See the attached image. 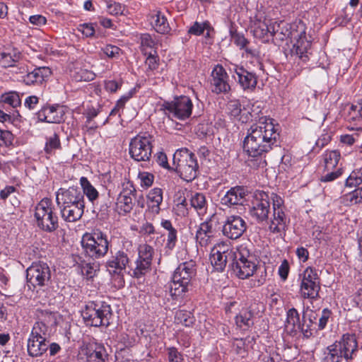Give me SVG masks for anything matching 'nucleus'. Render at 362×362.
I'll list each match as a JSON object with an SVG mask.
<instances>
[{
	"mask_svg": "<svg viewBox=\"0 0 362 362\" xmlns=\"http://www.w3.org/2000/svg\"><path fill=\"white\" fill-rule=\"evenodd\" d=\"M279 133L270 118H261L247 131L243 141V150L252 157L261 156L278 146Z\"/></svg>",
	"mask_w": 362,
	"mask_h": 362,
	"instance_id": "nucleus-1",
	"label": "nucleus"
},
{
	"mask_svg": "<svg viewBox=\"0 0 362 362\" xmlns=\"http://www.w3.org/2000/svg\"><path fill=\"white\" fill-rule=\"evenodd\" d=\"M232 270L235 275L240 279H246L260 273V276L253 281L255 287L263 285L266 281V271L262 270L255 262V257L245 245H240L234 252Z\"/></svg>",
	"mask_w": 362,
	"mask_h": 362,
	"instance_id": "nucleus-2",
	"label": "nucleus"
},
{
	"mask_svg": "<svg viewBox=\"0 0 362 362\" xmlns=\"http://www.w3.org/2000/svg\"><path fill=\"white\" fill-rule=\"evenodd\" d=\"M196 271V264L192 260L181 263L176 268L170 284V292L173 297H182L188 291Z\"/></svg>",
	"mask_w": 362,
	"mask_h": 362,
	"instance_id": "nucleus-3",
	"label": "nucleus"
},
{
	"mask_svg": "<svg viewBox=\"0 0 362 362\" xmlns=\"http://www.w3.org/2000/svg\"><path fill=\"white\" fill-rule=\"evenodd\" d=\"M173 165L179 176L187 182L196 178L199 165L195 155L187 148H181L173 155Z\"/></svg>",
	"mask_w": 362,
	"mask_h": 362,
	"instance_id": "nucleus-4",
	"label": "nucleus"
},
{
	"mask_svg": "<svg viewBox=\"0 0 362 362\" xmlns=\"http://www.w3.org/2000/svg\"><path fill=\"white\" fill-rule=\"evenodd\" d=\"M109 244L107 235L98 230L85 233L81 240L86 255L93 259L103 257L107 253Z\"/></svg>",
	"mask_w": 362,
	"mask_h": 362,
	"instance_id": "nucleus-5",
	"label": "nucleus"
},
{
	"mask_svg": "<svg viewBox=\"0 0 362 362\" xmlns=\"http://www.w3.org/2000/svg\"><path fill=\"white\" fill-rule=\"evenodd\" d=\"M81 316L86 325L107 327L112 316V309L108 304H96L92 302L86 305L81 312Z\"/></svg>",
	"mask_w": 362,
	"mask_h": 362,
	"instance_id": "nucleus-6",
	"label": "nucleus"
},
{
	"mask_svg": "<svg viewBox=\"0 0 362 362\" xmlns=\"http://www.w3.org/2000/svg\"><path fill=\"white\" fill-rule=\"evenodd\" d=\"M273 212L270 218L269 229L274 234L282 235L286 230L290 218L286 213L284 199L278 194L272 193Z\"/></svg>",
	"mask_w": 362,
	"mask_h": 362,
	"instance_id": "nucleus-7",
	"label": "nucleus"
},
{
	"mask_svg": "<svg viewBox=\"0 0 362 362\" xmlns=\"http://www.w3.org/2000/svg\"><path fill=\"white\" fill-rule=\"evenodd\" d=\"M35 218L37 226L46 232L54 231L58 227V217L53 211L50 199H42L35 206Z\"/></svg>",
	"mask_w": 362,
	"mask_h": 362,
	"instance_id": "nucleus-8",
	"label": "nucleus"
},
{
	"mask_svg": "<svg viewBox=\"0 0 362 362\" xmlns=\"http://www.w3.org/2000/svg\"><path fill=\"white\" fill-rule=\"evenodd\" d=\"M193 104L191 99L185 95L175 98L171 102H164L160 110L170 119L185 120L189 118L192 112Z\"/></svg>",
	"mask_w": 362,
	"mask_h": 362,
	"instance_id": "nucleus-9",
	"label": "nucleus"
},
{
	"mask_svg": "<svg viewBox=\"0 0 362 362\" xmlns=\"http://www.w3.org/2000/svg\"><path fill=\"white\" fill-rule=\"evenodd\" d=\"M153 136L150 134H138L131 139L129 155L134 160L148 161L151 157Z\"/></svg>",
	"mask_w": 362,
	"mask_h": 362,
	"instance_id": "nucleus-10",
	"label": "nucleus"
},
{
	"mask_svg": "<svg viewBox=\"0 0 362 362\" xmlns=\"http://www.w3.org/2000/svg\"><path fill=\"white\" fill-rule=\"evenodd\" d=\"M300 293L303 298L316 299L320 290V281L316 270L307 267L300 274Z\"/></svg>",
	"mask_w": 362,
	"mask_h": 362,
	"instance_id": "nucleus-11",
	"label": "nucleus"
},
{
	"mask_svg": "<svg viewBox=\"0 0 362 362\" xmlns=\"http://www.w3.org/2000/svg\"><path fill=\"white\" fill-rule=\"evenodd\" d=\"M26 273L28 282L34 287L47 285L51 278L50 269L44 262L33 263L27 269Z\"/></svg>",
	"mask_w": 362,
	"mask_h": 362,
	"instance_id": "nucleus-12",
	"label": "nucleus"
},
{
	"mask_svg": "<svg viewBox=\"0 0 362 362\" xmlns=\"http://www.w3.org/2000/svg\"><path fill=\"white\" fill-rule=\"evenodd\" d=\"M271 196L264 191H257L255 192L250 214L258 222L268 220L271 209Z\"/></svg>",
	"mask_w": 362,
	"mask_h": 362,
	"instance_id": "nucleus-13",
	"label": "nucleus"
},
{
	"mask_svg": "<svg viewBox=\"0 0 362 362\" xmlns=\"http://www.w3.org/2000/svg\"><path fill=\"white\" fill-rule=\"evenodd\" d=\"M136 194V189L131 182L122 184V190L119 193L116 202V210L119 215L130 213L134 206L132 197Z\"/></svg>",
	"mask_w": 362,
	"mask_h": 362,
	"instance_id": "nucleus-14",
	"label": "nucleus"
},
{
	"mask_svg": "<svg viewBox=\"0 0 362 362\" xmlns=\"http://www.w3.org/2000/svg\"><path fill=\"white\" fill-rule=\"evenodd\" d=\"M333 344L343 355L346 362H351L357 355L358 346L355 334H344L339 341H336Z\"/></svg>",
	"mask_w": 362,
	"mask_h": 362,
	"instance_id": "nucleus-15",
	"label": "nucleus"
},
{
	"mask_svg": "<svg viewBox=\"0 0 362 362\" xmlns=\"http://www.w3.org/2000/svg\"><path fill=\"white\" fill-rule=\"evenodd\" d=\"M229 76L221 65H216L211 75V91L216 94H226L230 90Z\"/></svg>",
	"mask_w": 362,
	"mask_h": 362,
	"instance_id": "nucleus-16",
	"label": "nucleus"
},
{
	"mask_svg": "<svg viewBox=\"0 0 362 362\" xmlns=\"http://www.w3.org/2000/svg\"><path fill=\"white\" fill-rule=\"evenodd\" d=\"M56 202L57 206L85 205L81 189L76 187L60 188L56 194Z\"/></svg>",
	"mask_w": 362,
	"mask_h": 362,
	"instance_id": "nucleus-17",
	"label": "nucleus"
},
{
	"mask_svg": "<svg viewBox=\"0 0 362 362\" xmlns=\"http://www.w3.org/2000/svg\"><path fill=\"white\" fill-rule=\"evenodd\" d=\"M247 224L245 220L236 215L229 216L226 218L223 226V233L230 239L239 238L246 230Z\"/></svg>",
	"mask_w": 362,
	"mask_h": 362,
	"instance_id": "nucleus-18",
	"label": "nucleus"
},
{
	"mask_svg": "<svg viewBox=\"0 0 362 362\" xmlns=\"http://www.w3.org/2000/svg\"><path fill=\"white\" fill-rule=\"evenodd\" d=\"M216 233L215 222L211 219L206 220L200 223L196 231V242L201 247H206L212 243Z\"/></svg>",
	"mask_w": 362,
	"mask_h": 362,
	"instance_id": "nucleus-19",
	"label": "nucleus"
},
{
	"mask_svg": "<svg viewBox=\"0 0 362 362\" xmlns=\"http://www.w3.org/2000/svg\"><path fill=\"white\" fill-rule=\"evenodd\" d=\"M229 257L233 259L234 252L228 249L225 250L224 245H218L212 249L210 261L214 269L223 272Z\"/></svg>",
	"mask_w": 362,
	"mask_h": 362,
	"instance_id": "nucleus-20",
	"label": "nucleus"
},
{
	"mask_svg": "<svg viewBox=\"0 0 362 362\" xmlns=\"http://www.w3.org/2000/svg\"><path fill=\"white\" fill-rule=\"evenodd\" d=\"M247 194V189L243 186L231 187L221 199V203L228 206L243 205L246 200Z\"/></svg>",
	"mask_w": 362,
	"mask_h": 362,
	"instance_id": "nucleus-21",
	"label": "nucleus"
},
{
	"mask_svg": "<svg viewBox=\"0 0 362 362\" xmlns=\"http://www.w3.org/2000/svg\"><path fill=\"white\" fill-rule=\"evenodd\" d=\"M129 263L127 254L123 250L112 252V256L106 262V267L110 274H119L125 270Z\"/></svg>",
	"mask_w": 362,
	"mask_h": 362,
	"instance_id": "nucleus-22",
	"label": "nucleus"
},
{
	"mask_svg": "<svg viewBox=\"0 0 362 362\" xmlns=\"http://www.w3.org/2000/svg\"><path fill=\"white\" fill-rule=\"evenodd\" d=\"M36 115L40 122L60 123L63 119L64 111L59 105L45 106Z\"/></svg>",
	"mask_w": 362,
	"mask_h": 362,
	"instance_id": "nucleus-23",
	"label": "nucleus"
},
{
	"mask_svg": "<svg viewBox=\"0 0 362 362\" xmlns=\"http://www.w3.org/2000/svg\"><path fill=\"white\" fill-rule=\"evenodd\" d=\"M234 72L237 75V80L244 90H253L257 84V77L252 72L245 69L243 66H235ZM235 79L236 78L233 76Z\"/></svg>",
	"mask_w": 362,
	"mask_h": 362,
	"instance_id": "nucleus-24",
	"label": "nucleus"
},
{
	"mask_svg": "<svg viewBox=\"0 0 362 362\" xmlns=\"http://www.w3.org/2000/svg\"><path fill=\"white\" fill-rule=\"evenodd\" d=\"M272 36L281 41L288 37L296 38V32L291 30V25L283 21L272 23Z\"/></svg>",
	"mask_w": 362,
	"mask_h": 362,
	"instance_id": "nucleus-25",
	"label": "nucleus"
},
{
	"mask_svg": "<svg viewBox=\"0 0 362 362\" xmlns=\"http://www.w3.org/2000/svg\"><path fill=\"white\" fill-rule=\"evenodd\" d=\"M48 346V339H38L29 336L27 344L28 353L32 357L41 356L47 351Z\"/></svg>",
	"mask_w": 362,
	"mask_h": 362,
	"instance_id": "nucleus-26",
	"label": "nucleus"
},
{
	"mask_svg": "<svg viewBox=\"0 0 362 362\" xmlns=\"http://www.w3.org/2000/svg\"><path fill=\"white\" fill-rule=\"evenodd\" d=\"M51 74V70L46 66L35 68L24 76V82L27 85L42 83Z\"/></svg>",
	"mask_w": 362,
	"mask_h": 362,
	"instance_id": "nucleus-27",
	"label": "nucleus"
},
{
	"mask_svg": "<svg viewBox=\"0 0 362 362\" xmlns=\"http://www.w3.org/2000/svg\"><path fill=\"white\" fill-rule=\"evenodd\" d=\"M62 218L66 222H75L79 220L83 214L85 205L58 206Z\"/></svg>",
	"mask_w": 362,
	"mask_h": 362,
	"instance_id": "nucleus-28",
	"label": "nucleus"
},
{
	"mask_svg": "<svg viewBox=\"0 0 362 362\" xmlns=\"http://www.w3.org/2000/svg\"><path fill=\"white\" fill-rule=\"evenodd\" d=\"M300 315L298 310L292 308L286 313V320L285 322V329L290 334H295L298 327H300Z\"/></svg>",
	"mask_w": 362,
	"mask_h": 362,
	"instance_id": "nucleus-29",
	"label": "nucleus"
},
{
	"mask_svg": "<svg viewBox=\"0 0 362 362\" xmlns=\"http://www.w3.org/2000/svg\"><path fill=\"white\" fill-rule=\"evenodd\" d=\"M21 58V52L15 48H8L0 53V65L3 67L13 66Z\"/></svg>",
	"mask_w": 362,
	"mask_h": 362,
	"instance_id": "nucleus-30",
	"label": "nucleus"
},
{
	"mask_svg": "<svg viewBox=\"0 0 362 362\" xmlns=\"http://www.w3.org/2000/svg\"><path fill=\"white\" fill-rule=\"evenodd\" d=\"M160 225L168 231L165 247L170 250H173L177 241V231L173 226L172 223L169 220H162Z\"/></svg>",
	"mask_w": 362,
	"mask_h": 362,
	"instance_id": "nucleus-31",
	"label": "nucleus"
},
{
	"mask_svg": "<svg viewBox=\"0 0 362 362\" xmlns=\"http://www.w3.org/2000/svg\"><path fill=\"white\" fill-rule=\"evenodd\" d=\"M252 317V313L247 308L242 309L235 317V324L243 330L248 329L254 324Z\"/></svg>",
	"mask_w": 362,
	"mask_h": 362,
	"instance_id": "nucleus-32",
	"label": "nucleus"
},
{
	"mask_svg": "<svg viewBox=\"0 0 362 362\" xmlns=\"http://www.w3.org/2000/svg\"><path fill=\"white\" fill-rule=\"evenodd\" d=\"M148 206L152 212L158 214L160 211V205L163 201V192L160 188L152 189L148 196Z\"/></svg>",
	"mask_w": 362,
	"mask_h": 362,
	"instance_id": "nucleus-33",
	"label": "nucleus"
},
{
	"mask_svg": "<svg viewBox=\"0 0 362 362\" xmlns=\"http://www.w3.org/2000/svg\"><path fill=\"white\" fill-rule=\"evenodd\" d=\"M191 206L197 211L199 216H203L206 211V197L202 193H194L190 199Z\"/></svg>",
	"mask_w": 362,
	"mask_h": 362,
	"instance_id": "nucleus-34",
	"label": "nucleus"
},
{
	"mask_svg": "<svg viewBox=\"0 0 362 362\" xmlns=\"http://www.w3.org/2000/svg\"><path fill=\"white\" fill-rule=\"evenodd\" d=\"M61 142L57 134L54 133L53 134L46 137L44 151L47 156L54 155L55 151L61 149Z\"/></svg>",
	"mask_w": 362,
	"mask_h": 362,
	"instance_id": "nucleus-35",
	"label": "nucleus"
},
{
	"mask_svg": "<svg viewBox=\"0 0 362 362\" xmlns=\"http://www.w3.org/2000/svg\"><path fill=\"white\" fill-rule=\"evenodd\" d=\"M154 20V28L156 32L166 34L170 32V28L165 15L160 11H157L152 17Z\"/></svg>",
	"mask_w": 362,
	"mask_h": 362,
	"instance_id": "nucleus-36",
	"label": "nucleus"
},
{
	"mask_svg": "<svg viewBox=\"0 0 362 362\" xmlns=\"http://www.w3.org/2000/svg\"><path fill=\"white\" fill-rule=\"evenodd\" d=\"M160 65V59L156 54V51L154 50V54L151 52L147 54V57L145 60V66H146V74L148 76H151L155 74V71L158 70Z\"/></svg>",
	"mask_w": 362,
	"mask_h": 362,
	"instance_id": "nucleus-37",
	"label": "nucleus"
},
{
	"mask_svg": "<svg viewBox=\"0 0 362 362\" xmlns=\"http://www.w3.org/2000/svg\"><path fill=\"white\" fill-rule=\"evenodd\" d=\"M325 169L326 171L334 170L340 159V153L337 151H327L324 155Z\"/></svg>",
	"mask_w": 362,
	"mask_h": 362,
	"instance_id": "nucleus-38",
	"label": "nucleus"
},
{
	"mask_svg": "<svg viewBox=\"0 0 362 362\" xmlns=\"http://www.w3.org/2000/svg\"><path fill=\"white\" fill-rule=\"evenodd\" d=\"M324 354L322 362H342L344 360L343 355L333 344L327 347Z\"/></svg>",
	"mask_w": 362,
	"mask_h": 362,
	"instance_id": "nucleus-39",
	"label": "nucleus"
},
{
	"mask_svg": "<svg viewBox=\"0 0 362 362\" xmlns=\"http://www.w3.org/2000/svg\"><path fill=\"white\" fill-rule=\"evenodd\" d=\"M80 183L82 187V193L83 196L86 194L88 199L93 202L98 197V192L96 189L90 183L88 180L85 177H81Z\"/></svg>",
	"mask_w": 362,
	"mask_h": 362,
	"instance_id": "nucleus-40",
	"label": "nucleus"
},
{
	"mask_svg": "<svg viewBox=\"0 0 362 362\" xmlns=\"http://www.w3.org/2000/svg\"><path fill=\"white\" fill-rule=\"evenodd\" d=\"M175 322L185 327H191L194 322V317L191 312L180 310L175 313Z\"/></svg>",
	"mask_w": 362,
	"mask_h": 362,
	"instance_id": "nucleus-41",
	"label": "nucleus"
},
{
	"mask_svg": "<svg viewBox=\"0 0 362 362\" xmlns=\"http://www.w3.org/2000/svg\"><path fill=\"white\" fill-rule=\"evenodd\" d=\"M21 104V100L16 92H9L3 94L0 99V107L8 105L12 107H17Z\"/></svg>",
	"mask_w": 362,
	"mask_h": 362,
	"instance_id": "nucleus-42",
	"label": "nucleus"
},
{
	"mask_svg": "<svg viewBox=\"0 0 362 362\" xmlns=\"http://www.w3.org/2000/svg\"><path fill=\"white\" fill-rule=\"evenodd\" d=\"M298 38L296 42L293 45V49L296 54L299 55L300 58L303 57L304 53L307 52L308 47H310V42L306 40L305 32L301 31L299 35H296Z\"/></svg>",
	"mask_w": 362,
	"mask_h": 362,
	"instance_id": "nucleus-43",
	"label": "nucleus"
},
{
	"mask_svg": "<svg viewBox=\"0 0 362 362\" xmlns=\"http://www.w3.org/2000/svg\"><path fill=\"white\" fill-rule=\"evenodd\" d=\"M86 362H105L107 357L105 350L103 348L97 349H87L86 350Z\"/></svg>",
	"mask_w": 362,
	"mask_h": 362,
	"instance_id": "nucleus-44",
	"label": "nucleus"
},
{
	"mask_svg": "<svg viewBox=\"0 0 362 362\" xmlns=\"http://www.w3.org/2000/svg\"><path fill=\"white\" fill-rule=\"evenodd\" d=\"M37 315L38 318V322H42V324L44 325H47L48 327L49 326L57 325L56 315L52 312L47 310H37Z\"/></svg>",
	"mask_w": 362,
	"mask_h": 362,
	"instance_id": "nucleus-45",
	"label": "nucleus"
},
{
	"mask_svg": "<svg viewBox=\"0 0 362 362\" xmlns=\"http://www.w3.org/2000/svg\"><path fill=\"white\" fill-rule=\"evenodd\" d=\"M253 33L255 37L262 39L268 34L272 36V23L268 24L266 22H259L255 24Z\"/></svg>",
	"mask_w": 362,
	"mask_h": 362,
	"instance_id": "nucleus-46",
	"label": "nucleus"
},
{
	"mask_svg": "<svg viewBox=\"0 0 362 362\" xmlns=\"http://www.w3.org/2000/svg\"><path fill=\"white\" fill-rule=\"evenodd\" d=\"M48 329L49 327L47 325L37 321L34 324L30 336L38 339H47L49 336Z\"/></svg>",
	"mask_w": 362,
	"mask_h": 362,
	"instance_id": "nucleus-47",
	"label": "nucleus"
},
{
	"mask_svg": "<svg viewBox=\"0 0 362 362\" xmlns=\"http://www.w3.org/2000/svg\"><path fill=\"white\" fill-rule=\"evenodd\" d=\"M141 50L144 55H147L150 52L148 49H156L157 42L152 38L148 33H144L141 35Z\"/></svg>",
	"mask_w": 362,
	"mask_h": 362,
	"instance_id": "nucleus-48",
	"label": "nucleus"
},
{
	"mask_svg": "<svg viewBox=\"0 0 362 362\" xmlns=\"http://www.w3.org/2000/svg\"><path fill=\"white\" fill-rule=\"evenodd\" d=\"M135 267L133 269V276L140 278L145 275L151 269V263L138 258L135 262Z\"/></svg>",
	"mask_w": 362,
	"mask_h": 362,
	"instance_id": "nucleus-49",
	"label": "nucleus"
},
{
	"mask_svg": "<svg viewBox=\"0 0 362 362\" xmlns=\"http://www.w3.org/2000/svg\"><path fill=\"white\" fill-rule=\"evenodd\" d=\"M226 111L230 117L241 120L240 117L242 112L241 104L238 100H231L228 101L226 106Z\"/></svg>",
	"mask_w": 362,
	"mask_h": 362,
	"instance_id": "nucleus-50",
	"label": "nucleus"
},
{
	"mask_svg": "<svg viewBox=\"0 0 362 362\" xmlns=\"http://www.w3.org/2000/svg\"><path fill=\"white\" fill-rule=\"evenodd\" d=\"M154 254L153 248L147 244L140 245L138 247V258L152 263L153 255Z\"/></svg>",
	"mask_w": 362,
	"mask_h": 362,
	"instance_id": "nucleus-51",
	"label": "nucleus"
},
{
	"mask_svg": "<svg viewBox=\"0 0 362 362\" xmlns=\"http://www.w3.org/2000/svg\"><path fill=\"white\" fill-rule=\"evenodd\" d=\"M230 35L232 40L237 46L240 47V49H245L246 52L250 53L252 55L255 54L251 49L247 48V45L249 42L243 35L230 30Z\"/></svg>",
	"mask_w": 362,
	"mask_h": 362,
	"instance_id": "nucleus-52",
	"label": "nucleus"
},
{
	"mask_svg": "<svg viewBox=\"0 0 362 362\" xmlns=\"http://www.w3.org/2000/svg\"><path fill=\"white\" fill-rule=\"evenodd\" d=\"M344 200L346 204L350 205L362 203V187L346 194L344 197Z\"/></svg>",
	"mask_w": 362,
	"mask_h": 362,
	"instance_id": "nucleus-53",
	"label": "nucleus"
},
{
	"mask_svg": "<svg viewBox=\"0 0 362 362\" xmlns=\"http://www.w3.org/2000/svg\"><path fill=\"white\" fill-rule=\"evenodd\" d=\"M211 26L209 22L206 21L202 23L195 22L188 30V33L194 35H200L204 33L205 30H207V35H209Z\"/></svg>",
	"mask_w": 362,
	"mask_h": 362,
	"instance_id": "nucleus-54",
	"label": "nucleus"
},
{
	"mask_svg": "<svg viewBox=\"0 0 362 362\" xmlns=\"http://www.w3.org/2000/svg\"><path fill=\"white\" fill-rule=\"evenodd\" d=\"M362 184V170L353 171L346 179V185L349 187H356Z\"/></svg>",
	"mask_w": 362,
	"mask_h": 362,
	"instance_id": "nucleus-55",
	"label": "nucleus"
},
{
	"mask_svg": "<svg viewBox=\"0 0 362 362\" xmlns=\"http://www.w3.org/2000/svg\"><path fill=\"white\" fill-rule=\"evenodd\" d=\"M259 362H281V357L276 351H266L259 357Z\"/></svg>",
	"mask_w": 362,
	"mask_h": 362,
	"instance_id": "nucleus-56",
	"label": "nucleus"
},
{
	"mask_svg": "<svg viewBox=\"0 0 362 362\" xmlns=\"http://www.w3.org/2000/svg\"><path fill=\"white\" fill-rule=\"evenodd\" d=\"M13 136L10 131L0 128V146H10L13 144Z\"/></svg>",
	"mask_w": 362,
	"mask_h": 362,
	"instance_id": "nucleus-57",
	"label": "nucleus"
},
{
	"mask_svg": "<svg viewBox=\"0 0 362 362\" xmlns=\"http://www.w3.org/2000/svg\"><path fill=\"white\" fill-rule=\"evenodd\" d=\"M100 112L99 109H95L94 107L88 108L86 113V125L88 127V128L95 129L97 128V125L95 124H92V120L94 117H97Z\"/></svg>",
	"mask_w": 362,
	"mask_h": 362,
	"instance_id": "nucleus-58",
	"label": "nucleus"
},
{
	"mask_svg": "<svg viewBox=\"0 0 362 362\" xmlns=\"http://www.w3.org/2000/svg\"><path fill=\"white\" fill-rule=\"evenodd\" d=\"M126 11V6L117 2L110 4L107 6V11L110 14L117 16L124 15Z\"/></svg>",
	"mask_w": 362,
	"mask_h": 362,
	"instance_id": "nucleus-59",
	"label": "nucleus"
},
{
	"mask_svg": "<svg viewBox=\"0 0 362 362\" xmlns=\"http://www.w3.org/2000/svg\"><path fill=\"white\" fill-rule=\"evenodd\" d=\"M102 50L109 58H118L121 52L120 48L111 45H106Z\"/></svg>",
	"mask_w": 362,
	"mask_h": 362,
	"instance_id": "nucleus-60",
	"label": "nucleus"
},
{
	"mask_svg": "<svg viewBox=\"0 0 362 362\" xmlns=\"http://www.w3.org/2000/svg\"><path fill=\"white\" fill-rule=\"evenodd\" d=\"M168 355L169 362H183L184 358L181 352L175 347H170L168 349Z\"/></svg>",
	"mask_w": 362,
	"mask_h": 362,
	"instance_id": "nucleus-61",
	"label": "nucleus"
},
{
	"mask_svg": "<svg viewBox=\"0 0 362 362\" xmlns=\"http://www.w3.org/2000/svg\"><path fill=\"white\" fill-rule=\"evenodd\" d=\"M327 173L325 175H323L321 177H320V181L321 182H332L334 180H336L337 178H338L339 176H341L342 172H341V169L340 168H338L337 170H329V171H327Z\"/></svg>",
	"mask_w": 362,
	"mask_h": 362,
	"instance_id": "nucleus-62",
	"label": "nucleus"
},
{
	"mask_svg": "<svg viewBox=\"0 0 362 362\" xmlns=\"http://www.w3.org/2000/svg\"><path fill=\"white\" fill-rule=\"evenodd\" d=\"M78 30L87 37H93L95 34V28L93 23L81 24Z\"/></svg>",
	"mask_w": 362,
	"mask_h": 362,
	"instance_id": "nucleus-63",
	"label": "nucleus"
},
{
	"mask_svg": "<svg viewBox=\"0 0 362 362\" xmlns=\"http://www.w3.org/2000/svg\"><path fill=\"white\" fill-rule=\"evenodd\" d=\"M233 349L237 354L242 355L244 356L246 351H245V344L243 339H235L233 344Z\"/></svg>",
	"mask_w": 362,
	"mask_h": 362,
	"instance_id": "nucleus-64",
	"label": "nucleus"
}]
</instances>
